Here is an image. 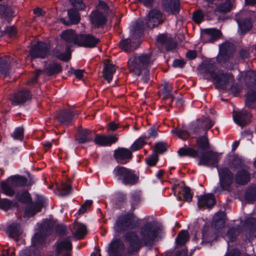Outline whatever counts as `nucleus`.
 Wrapping results in <instances>:
<instances>
[{"label": "nucleus", "instance_id": "69168bd1", "mask_svg": "<svg viewBox=\"0 0 256 256\" xmlns=\"http://www.w3.org/2000/svg\"><path fill=\"white\" fill-rule=\"evenodd\" d=\"M24 128L22 127H18L16 128L12 136L15 140H22L24 138Z\"/></svg>", "mask_w": 256, "mask_h": 256}, {"label": "nucleus", "instance_id": "412c9836", "mask_svg": "<svg viewBox=\"0 0 256 256\" xmlns=\"http://www.w3.org/2000/svg\"><path fill=\"white\" fill-rule=\"evenodd\" d=\"M142 190L136 189L132 190L130 194L129 202L130 205V208L136 210L138 208L142 200Z\"/></svg>", "mask_w": 256, "mask_h": 256}, {"label": "nucleus", "instance_id": "39448f33", "mask_svg": "<svg viewBox=\"0 0 256 256\" xmlns=\"http://www.w3.org/2000/svg\"><path fill=\"white\" fill-rule=\"evenodd\" d=\"M53 224L50 220H46L44 222L40 232L36 233L32 238V246L38 250L42 249L45 244V236L50 233Z\"/></svg>", "mask_w": 256, "mask_h": 256}, {"label": "nucleus", "instance_id": "338daca9", "mask_svg": "<svg viewBox=\"0 0 256 256\" xmlns=\"http://www.w3.org/2000/svg\"><path fill=\"white\" fill-rule=\"evenodd\" d=\"M167 150L166 144L162 142H160L155 144L154 151L155 152L162 154Z\"/></svg>", "mask_w": 256, "mask_h": 256}, {"label": "nucleus", "instance_id": "c756f323", "mask_svg": "<svg viewBox=\"0 0 256 256\" xmlns=\"http://www.w3.org/2000/svg\"><path fill=\"white\" fill-rule=\"evenodd\" d=\"M118 140V138L116 136H96L94 138V142L96 144L100 146H110L112 144L115 143Z\"/></svg>", "mask_w": 256, "mask_h": 256}, {"label": "nucleus", "instance_id": "2eb2a0df", "mask_svg": "<svg viewBox=\"0 0 256 256\" xmlns=\"http://www.w3.org/2000/svg\"><path fill=\"white\" fill-rule=\"evenodd\" d=\"M162 13L158 10L152 9L148 13L147 18H143L146 28H153L162 22Z\"/></svg>", "mask_w": 256, "mask_h": 256}, {"label": "nucleus", "instance_id": "0e129e2a", "mask_svg": "<svg viewBox=\"0 0 256 256\" xmlns=\"http://www.w3.org/2000/svg\"><path fill=\"white\" fill-rule=\"evenodd\" d=\"M246 99L251 102H256V88H250L249 89L246 94Z\"/></svg>", "mask_w": 256, "mask_h": 256}, {"label": "nucleus", "instance_id": "8fccbe9b", "mask_svg": "<svg viewBox=\"0 0 256 256\" xmlns=\"http://www.w3.org/2000/svg\"><path fill=\"white\" fill-rule=\"evenodd\" d=\"M15 198L18 201L22 203L29 202L31 200L30 195L26 190L18 192L16 195Z\"/></svg>", "mask_w": 256, "mask_h": 256}, {"label": "nucleus", "instance_id": "864d4df0", "mask_svg": "<svg viewBox=\"0 0 256 256\" xmlns=\"http://www.w3.org/2000/svg\"><path fill=\"white\" fill-rule=\"evenodd\" d=\"M239 234L238 228L232 227L228 228L226 232L230 242H236Z\"/></svg>", "mask_w": 256, "mask_h": 256}, {"label": "nucleus", "instance_id": "9d476101", "mask_svg": "<svg viewBox=\"0 0 256 256\" xmlns=\"http://www.w3.org/2000/svg\"><path fill=\"white\" fill-rule=\"evenodd\" d=\"M218 172L219 182L222 190H228L234 182V176L230 168L226 166L218 168Z\"/></svg>", "mask_w": 256, "mask_h": 256}, {"label": "nucleus", "instance_id": "72a5a7b5", "mask_svg": "<svg viewBox=\"0 0 256 256\" xmlns=\"http://www.w3.org/2000/svg\"><path fill=\"white\" fill-rule=\"evenodd\" d=\"M74 232L73 236L77 240L82 238L87 233L86 227L82 224L74 222Z\"/></svg>", "mask_w": 256, "mask_h": 256}, {"label": "nucleus", "instance_id": "0eeeda50", "mask_svg": "<svg viewBox=\"0 0 256 256\" xmlns=\"http://www.w3.org/2000/svg\"><path fill=\"white\" fill-rule=\"evenodd\" d=\"M115 236L126 240L128 238V214L119 216L113 226Z\"/></svg>", "mask_w": 256, "mask_h": 256}, {"label": "nucleus", "instance_id": "bb28decb", "mask_svg": "<svg viewBox=\"0 0 256 256\" xmlns=\"http://www.w3.org/2000/svg\"><path fill=\"white\" fill-rule=\"evenodd\" d=\"M178 154L180 157H188L196 158L199 157V152L198 150L193 148L187 146L186 145L180 148L177 152Z\"/></svg>", "mask_w": 256, "mask_h": 256}, {"label": "nucleus", "instance_id": "cd10ccee", "mask_svg": "<svg viewBox=\"0 0 256 256\" xmlns=\"http://www.w3.org/2000/svg\"><path fill=\"white\" fill-rule=\"evenodd\" d=\"M202 233V244L211 243L215 238V233L213 231L210 230V226L206 224L204 225Z\"/></svg>", "mask_w": 256, "mask_h": 256}, {"label": "nucleus", "instance_id": "7ed1b4c3", "mask_svg": "<svg viewBox=\"0 0 256 256\" xmlns=\"http://www.w3.org/2000/svg\"><path fill=\"white\" fill-rule=\"evenodd\" d=\"M61 38L66 42L79 46L92 48L95 47L100 40L90 34H78L72 30H66L61 34Z\"/></svg>", "mask_w": 256, "mask_h": 256}, {"label": "nucleus", "instance_id": "5fc2aeb1", "mask_svg": "<svg viewBox=\"0 0 256 256\" xmlns=\"http://www.w3.org/2000/svg\"><path fill=\"white\" fill-rule=\"evenodd\" d=\"M232 4L230 0H226L224 2L220 4L217 6V10L219 12L226 13L231 10Z\"/></svg>", "mask_w": 256, "mask_h": 256}, {"label": "nucleus", "instance_id": "7c9ffc66", "mask_svg": "<svg viewBox=\"0 0 256 256\" xmlns=\"http://www.w3.org/2000/svg\"><path fill=\"white\" fill-rule=\"evenodd\" d=\"M114 157L120 164H126L128 160V149L118 148L114 151Z\"/></svg>", "mask_w": 256, "mask_h": 256}, {"label": "nucleus", "instance_id": "c9c22d12", "mask_svg": "<svg viewBox=\"0 0 256 256\" xmlns=\"http://www.w3.org/2000/svg\"><path fill=\"white\" fill-rule=\"evenodd\" d=\"M115 175L118 180H122L125 184H128V169L123 166H118L114 170Z\"/></svg>", "mask_w": 256, "mask_h": 256}, {"label": "nucleus", "instance_id": "20e7f679", "mask_svg": "<svg viewBox=\"0 0 256 256\" xmlns=\"http://www.w3.org/2000/svg\"><path fill=\"white\" fill-rule=\"evenodd\" d=\"M143 18H138L132 24L130 29L131 38H129V52L134 51L140 45L142 36L146 28Z\"/></svg>", "mask_w": 256, "mask_h": 256}, {"label": "nucleus", "instance_id": "3c124183", "mask_svg": "<svg viewBox=\"0 0 256 256\" xmlns=\"http://www.w3.org/2000/svg\"><path fill=\"white\" fill-rule=\"evenodd\" d=\"M12 8L6 6H0V15L5 19L9 20L12 16Z\"/></svg>", "mask_w": 256, "mask_h": 256}, {"label": "nucleus", "instance_id": "e2e57ef3", "mask_svg": "<svg viewBox=\"0 0 256 256\" xmlns=\"http://www.w3.org/2000/svg\"><path fill=\"white\" fill-rule=\"evenodd\" d=\"M58 190L60 192V194L66 196L70 192L71 186L68 184L63 183L58 186Z\"/></svg>", "mask_w": 256, "mask_h": 256}, {"label": "nucleus", "instance_id": "4be33fe9", "mask_svg": "<svg viewBox=\"0 0 256 256\" xmlns=\"http://www.w3.org/2000/svg\"><path fill=\"white\" fill-rule=\"evenodd\" d=\"M157 42L165 46L166 51H171L176 48V44L174 42L170 36H168L166 34H160L156 38Z\"/></svg>", "mask_w": 256, "mask_h": 256}, {"label": "nucleus", "instance_id": "4468645a", "mask_svg": "<svg viewBox=\"0 0 256 256\" xmlns=\"http://www.w3.org/2000/svg\"><path fill=\"white\" fill-rule=\"evenodd\" d=\"M222 36L221 31L216 28H208L201 30V39L204 43L214 42Z\"/></svg>", "mask_w": 256, "mask_h": 256}, {"label": "nucleus", "instance_id": "c85d7f7f", "mask_svg": "<svg viewBox=\"0 0 256 256\" xmlns=\"http://www.w3.org/2000/svg\"><path fill=\"white\" fill-rule=\"evenodd\" d=\"M74 114L68 110H63L60 111L56 118L62 124H68L70 122L73 118Z\"/></svg>", "mask_w": 256, "mask_h": 256}, {"label": "nucleus", "instance_id": "ea45409f", "mask_svg": "<svg viewBox=\"0 0 256 256\" xmlns=\"http://www.w3.org/2000/svg\"><path fill=\"white\" fill-rule=\"evenodd\" d=\"M8 182L12 187H20L28 184L26 178L20 176H13L8 180Z\"/></svg>", "mask_w": 256, "mask_h": 256}, {"label": "nucleus", "instance_id": "a18cd8bd", "mask_svg": "<svg viewBox=\"0 0 256 256\" xmlns=\"http://www.w3.org/2000/svg\"><path fill=\"white\" fill-rule=\"evenodd\" d=\"M248 80L250 81L248 82V86L250 88H256V71L251 70L246 73L245 81L246 82Z\"/></svg>", "mask_w": 256, "mask_h": 256}, {"label": "nucleus", "instance_id": "f257e3e1", "mask_svg": "<svg viewBox=\"0 0 256 256\" xmlns=\"http://www.w3.org/2000/svg\"><path fill=\"white\" fill-rule=\"evenodd\" d=\"M162 231L161 226L152 222L142 225L138 234L135 232L129 231V256L138 254L143 247L148 250H152Z\"/></svg>", "mask_w": 256, "mask_h": 256}, {"label": "nucleus", "instance_id": "774afa93", "mask_svg": "<svg viewBox=\"0 0 256 256\" xmlns=\"http://www.w3.org/2000/svg\"><path fill=\"white\" fill-rule=\"evenodd\" d=\"M204 122L202 120V119L198 120L193 128V132L194 134H198L203 131L205 132V130L204 126Z\"/></svg>", "mask_w": 256, "mask_h": 256}, {"label": "nucleus", "instance_id": "f3484780", "mask_svg": "<svg viewBox=\"0 0 256 256\" xmlns=\"http://www.w3.org/2000/svg\"><path fill=\"white\" fill-rule=\"evenodd\" d=\"M162 5L164 12L172 15H178L180 10V0H162Z\"/></svg>", "mask_w": 256, "mask_h": 256}, {"label": "nucleus", "instance_id": "6ab92c4d", "mask_svg": "<svg viewBox=\"0 0 256 256\" xmlns=\"http://www.w3.org/2000/svg\"><path fill=\"white\" fill-rule=\"evenodd\" d=\"M46 200L42 196H38L35 203L32 204L26 210V216L28 217L34 216L36 213L40 212L42 208L45 206Z\"/></svg>", "mask_w": 256, "mask_h": 256}, {"label": "nucleus", "instance_id": "a878e982", "mask_svg": "<svg viewBox=\"0 0 256 256\" xmlns=\"http://www.w3.org/2000/svg\"><path fill=\"white\" fill-rule=\"evenodd\" d=\"M182 183L185 185V182L184 181H182ZM182 188V192L183 194L181 193L180 191H177L175 190L174 191V194L177 198L178 200H182V197H183V200L187 202H191L192 199V194L191 192L190 188L186 186H184Z\"/></svg>", "mask_w": 256, "mask_h": 256}, {"label": "nucleus", "instance_id": "a19ab883", "mask_svg": "<svg viewBox=\"0 0 256 256\" xmlns=\"http://www.w3.org/2000/svg\"><path fill=\"white\" fill-rule=\"evenodd\" d=\"M62 70L61 66L58 63H52L48 65L45 68V72L48 76L57 74Z\"/></svg>", "mask_w": 256, "mask_h": 256}, {"label": "nucleus", "instance_id": "37998d69", "mask_svg": "<svg viewBox=\"0 0 256 256\" xmlns=\"http://www.w3.org/2000/svg\"><path fill=\"white\" fill-rule=\"evenodd\" d=\"M196 144H198V149L204 151L210 148V144L206 134L200 136L196 140Z\"/></svg>", "mask_w": 256, "mask_h": 256}, {"label": "nucleus", "instance_id": "de8ad7c7", "mask_svg": "<svg viewBox=\"0 0 256 256\" xmlns=\"http://www.w3.org/2000/svg\"><path fill=\"white\" fill-rule=\"evenodd\" d=\"M146 136H142L136 139L130 146V150L136 151L142 148L146 144Z\"/></svg>", "mask_w": 256, "mask_h": 256}, {"label": "nucleus", "instance_id": "052dcab7", "mask_svg": "<svg viewBox=\"0 0 256 256\" xmlns=\"http://www.w3.org/2000/svg\"><path fill=\"white\" fill-rule=\"evenodd\" d=\"M172 132L182 139H186L190 136L189 132L184 128L173 130H172Z\"/></svg>", "mask_w": 256, "mask_h": 256}, {"label": "nucleus", "instance_id": "1a4fd4ad", "mask_svg": "<svg viewBox=\"0 0 256 256\" xmlns=\"http://www.w3.org/2000/svg\"><path fill=\"white\" fill-rule=\"evenodd\" d=\"M150 59V56L146 54L135 58L134 60L129 58V62H131L130 65L129 64V72H132L138 76L142 74V70L147 69Z\"/></svg>", "mask_w": 256, "mask_h": 256}, {"label": "nucleus", "instance_id": "f03ea898", "mask_svg": "<svg viewBox=\"0 0 256 256\" xmlns=\"http://www.w3.org/2000/svg\"><path fill=\"white\" fill-rule=\"evenodd\" d=\"M198 70L204 74L209 75L217 88L223 89L230 81L234 80L232 74L224 72L222 70L216 71V64L210 59L206 60L200 64Z\"/></svg>", "mask_w": 256, "mask_h": 256}, {"label": "nucleus", "instance_id": "e433bc0d", "mask_svg": "<svg viewBox=\"0 0 256 256\" xmlns=\"http://www.w3.org/2000/svg\"><path fill=\"white\" fill-rule=\"evenodd\" d=\"M237 22L238 28L242 34L250 30L252 26L251 19L250 18L238 19L237 20Z\"/></svg>", "mask_w": 256, "mask_h": 256}, {"label": "nucleus", "instance_id": "4c0bfd02", "mask_svg": "<svg viewBox=\"0 0 256 256\" xmlns=\"http://www.w3.org/2000/svg\"><path fill=\"white\" fill-rule=\"evenodd\" d=\"M190 238L189 232L186 230H181L175 239L176 244L182 246L186 244Z\"/></svg>", "mask_w": 256, "mask_h": 256}, {"label": "nucleus", "instance_id": "4d7b16f0", "mask_svg": "<svg viewBox=\"0 0 256 256\" xmlns=\"http://www.w3.org/2000/svg\"><path fill=\"white\" fill-rule=\"evenodd\" d=\"M225 216V214L222 212L216 213L213 218L212 222L214 226L216 227L218 223L220 222L222 224L221 227H224L225 223L224 220ZM220 228V226L219 228Z\"/></svg>", "mask_w": 256, "mask_h": 256}, {"label": "nucleus", "instance_id": "473e14b6", "mask_svg": "<svg viewBox=\"0 0 256 256\" xmlns=\"http://www.w3.org/2000/svg\"><path fill=\"white\" fill-rule=\"evenodd\" d=\"M68 14L70 20V22H66L64 19L61 18L60 21L66 26L70 24H77L80 21V16L78 10L71 8L68 10Z\"/></svg>", "mask_w": 256, "mask_h": 256}, {"label": "nucleus", "instance_id": "b1692460", "mask_svg": "<svg viewBox=\"0 0 256 256\" xmlns=\"http://www.w3.org/2000/svg\"><path fill=\"white\" fill-rule=\"evenodd\" d=\"M250 180V175L249 172L245 169H241L238 170L234 175V180L236 184L245 186Z\"/></svg>", "mask_w": 256, "mask_h": 256}, {"label": "nucleus", "instance_id": "6e6552de", "mask_svg": "<svg viewBox=\"0 0 256 256\" xmlns=\"http://www.w3.org/2000/svg\"><path fill=\"white\" fill-rule=\"evenodd\" d=\"M220 159V155L216 152L208 150L202 152L199 158L198 166H204L207 167L219 168L218 164Z\"/></svg>", "mask_w": 256, "mask_h": 256}, {"label": "nucleus", "instance_id": "49530a36", "mask_svg": "<svg viewBox=\"0 0 256 256\" xmlns=\"http://www.w3.org/2000/svg\"><path fill=\"white\" fill-rule=\"evenodd\" d=\"M140 182V172L129 168V186H134Z\"/></svg>", "mask_w": 256, "mask_h": 256}, {"label": "nucleus", "instance_id": "09e8293b", "mask_svg": "<svg viewBox=\"0 0 256 256\" xmlns=\"http://www.w3.org/2000/svg\"><path fill=\"white\" fill-rule=\"evenodd\" d=\"M9 62V58H0V73L4 76H6L8 74L10 70Z\"/></svg>", "mask_w": 256, "mask_h": 256}, {"label": "nucleus", "instance_id": "6e6d98bb", "mask_svg": "<svg viewBox=\"0 0 256 256\" xmlns=\"http://www.w3.org/2000/svg\"><path fill=\"white\" fill-rule=\"evenodd\" d=\"M244 226L249 230L250 232H254L256 230V218L250 217L246 219Z\"/></svg>", "mask_w": 256, "mask_h": 256}, {"label": "nucleus", "instance_id": "13d9d810", "mask_svg": "<svg viewBox=\"0 0 256 256\" xmlns=\"http://www.w3.org/2000/svg\"><path fill=\"white\" fill-rule=\"evenodd\" d=\"M158 160V156L156 153H153L145 158V162L146 164L151 167L155 166Z\"/></svg>", "mask_w": 256, "mask_h": 256}, {"label": "nucleus", "instance_id": "aec40b11", "mask_svg": "<svg viewBox=\"0 0 256 256\" xmlns=\"http://www.w3.org/2000/svg\"><path fill=\"white\" fill-rule=\"evenodd\" d=\"M216 203V199L212 194L202 195L198 198V206L200 208H212Z\"/></svg>", "mask_w": 256, "mask_h": 256}, {"label": "nucleus", "instance_id": "423d86ee", "mask_svg": "<svg viewBox=\"0 0 256 256\" xmlns=\"http://www.w3.org/2000/svg\"><path fill=\"white\" fill-rule=\"evenodd\" d=\"M128 238L126 240L115 236L108 244V252L109 256H126V244Z\"/></svg>", "mask_w": 256, "mask_h": 256}, {"label": "nucleus", "instance_id": "ddd939ff", "mask_svg": "<svg viewBox=\"0 0 256 256\" xmlns=\"http://www.w3.org/2000/svg\"><path fill=\"white\" fill-rule=\"evenodd\" d=\"M50 47L46 43L38 42L30 50V54L32 58H44L50 54Z\"/></svg>", "mask_w": 256, "mask_h": 256}, {"label": "nucleus", "instance_id": "680f3d73", "mask_svg": "<svg viewBox=\"0 0 256 256\" xmlns=\"http://www.w3.org/2000/svg\"><path fill=\"white\" fill-rule=\"evenodd\" d=\"M231 164L234 168H240L244 166L242 158L238 155L234 156L231 160Z\"/></svg>", "mask_w": 256, "mask_h": 256}, {"label": "nucleus", "instance_id": "f704fd0d", "mask_svg": "<svg viewBox=\"0 0 256 256\" xmlns=\"http://www.w3.org/2000/svg\"><path fill=\"white\" fill-rule=\"evenodd\" d=\"M94 133L88 130L82 129L79 130L77 140L80 143H85L92 140Z\"/></svg>", "mask_w": 256, "mask_h": 256}, {"label": "nucleus", "instance_id": "9b49d317", "mask_svg": "<svg viewBox=\"0 0 256 256\" xmlns=\"http://www.w3.org/2000/svg\"><path fill=\"white\" fill-rule=\"evenodd\" d=\"M234 46L230 42L224 43L219 46V52L216 60L220 64H225L232 56L234 52Z\"/></svg>", "mask_w": 256, "mask_h": 256}, {"label": "nucleus", "instance_id": "79ce46f5", "mask_svg": "<svg viewBox=\"0 0 256 256\" xmlns=\"http://www.w3.org/2000/svg\"><path fill=\"white\" fill-rule=\"evenodd\" d=\"M244 199L248 203H252L256 200V186H250L245 192Z\"/></svg>", "mask_w": 256, "mask_h": 256}, {"label": "nucleus", "instance_id": "bf43d9fd", "mask_svg": "<svg viewBox=\"0 0 256 256\" xmlns=\"http://www.w3.org/2000/svg\"><path fill=\"white\" fill-rule=\"evenodd\" d=\"M193 21L196 24H200L204 20V14L201 10H198L192 14Z\"/></svg>", "mask_w": 256, "mask_h": 256}, {"label": "nucleus", "instance_id": "603ef678", "mask_svg": "<svg viewBox=\"0 0 256 256\" xmlns=\"http://www.w3.org/2000/svg\"><path fill=\"white\" fill-rule=\"evenodd\" d=\"M1 192L4 194L9 196H12L15 194L14 190L12 188V186L8 182H3L1 183Z\"/></svg>", "mask_w": 256, "mask_h": 256}, {"label": "nucleus", "instance_id": "393cba45", "mask_svg": "<svg viewBox=\"0 0 256 256\" xmlns=\"http://www.w3.org/2000/svg\"><path fill=\"white\" fill-rule=\"evenodd\" d=\"M31 96L27 90H24L17 92L12 98V104L14 106L22 104L30 100Z\"/></svg>", "mask_w": 256, "mask_h": 256}, {"label": "nucleus", "instance_id": "58836bf2", "mask_svg": "<svg viewBox=\"0 0 256 256\" xmlns=\"http://www.w3.org/2000/svg\"><path fill=\"white\" fill-rule=\"evenodd\" d=\"M135 210H129V230L135 229L138 228L142 220L138 218L134 213Z\"/></svg>", "mask_w": 256, "mask_h": 256}, {"label": "nucleus", "instance_id": "dca6fc26", "mask_svg": "<svg viewBox=\"0 0 256 256\" xmlns=\"http://www.w3.org/2000/svg\"><path fill=\"white\" fill-rule=\"evenodd\" d=\"M56 256H69L72 249V244L69 238L60 240L56 244Z\"/></svg>", "mask_w": 256, "mask_h": 256}, {"label": "nucleus", "instance_id": "c03bdc74", "mask_svg": "<svg viewBox=\"0 0 256 256\" xmlns=\"http://www.w3.org/2000/svg\"><path fill=\"white\" fill-rule=\"evenodd\" d=\"M66 43V51L63 53H58L56 52L54 54V56L56 58H58L60 60H62L64 62L68 61L71 56V52H70V46L72 44H68Z\"/></svg>", "mask_w": 256, "mask_h": 256}, {"label": "nucleus", "instance_id": "2f4dec72", "mask_svg": "<svg viewBox=\"0 0 256 256\" xmlns=\"http://www.w3.org/2000/svg\"><path fill=\"white\" fill-rule=\"evenodd\" d=\"M116 72V66L110 62H104L103 76L108 82L112 80L113 74Z\"/></svg>", "mask_w": 256, "mask_h": 256}, {"label": "nucleus", "instance_id": "f8f14e48", "mask_svg": "<svg viewBox=\"0 0 256 256\" xmlns=\"http://www.w3.org/2000/svg\"><path fill=\"white\" fill-rule=\"evenodd\" d=\"M252 114L246 110L233 112L232 118L234 122L242 128L249 124L252 122Z\"/></svg>", "mask_w": 256, "mask_h": 256}, {"label": "nucleus", "instance_id": "a211bd4d", "mask_svg": "<svg viewBox=\"0 0 256 256\" xmlns=\"http://www.w3.org/2000/svg\"><path fill=\"white\" fill-rule=\"evenodd\" d=\"M23 232V228L20 224L16 222L9 224L6 230V232L8 236L16 241L22 238Z\"/></svg>", "mask_w": 256, "mask_h": 256}, {"label": "nucleus", "instance_id": "5701e85b", "mask_svg": "<svg viewBox=\"0 0 256 256\" xmlns=\"http://www.w3.org/2000/svg\"><path fill=\"white\" fill-rule=\"evenodd\" d=\"M90 22L94 27L99 28L106 24V18L98 10L92 12L90 16Z\"/></svg>", "mask_w": 256, "mask_h": 256}]
</instances>
